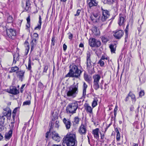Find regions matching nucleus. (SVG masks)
Wrapping results in <instances>:
<instances>
[{
    "label": "nucleus",
    "mask_w": 146,
    "mask_h": 146,
    "mask_svg": "<svg viewBox=\"0 0 146 146\" xmlns=\"http://www.w3.org/2000/svg\"><path fill=\"white\" fill-rule=\"evenodd\" d=\"M63 144L64 146H77V141L75 135L72 133H68L63 138Z\"/></svg>",
    "instance_id": "nucleus-1"
},
{
    "label": "nucleus",
    "mask_w": 146,
    "mask_h": 146,
    "mask_svg": "<svg viewBox=\"0 0 146 146\" xmlns=\"http://www.w3.org/2000/svg\"><path fill=\"white\" fill-rule=\"evenodd\" d=\"M69 68L70 69L69 72L65 76L66 77L80 78L82 71L78 69L77 66L72 64L70 66Z\"/></svg>",
    "instance_id": "nucleus-2"
},
{
    "label": "nucleus",
    "mask_w": 146,
    "mask_h": 146,
    "mask_svg": "<svg viewBox=\"0 0 146 146\" xmlns=\"http://www.w3.org/2000/svg\"><path fill=\"white\" fill-rule=\"evenodd\" d=\"M78 93V83H75L71 86L69 88V90L66 93L68 97L74 98L76 97Z\"/></svg>",
    "instance_id": "nucleus-3"
},
{
    "label": "nucleus",
    "mask_w": 146,
    "mask_h": 146,
    "mask_svg": "<svg viewBox=\"0 0 146 146\" xmlns=\"http://www.w3.org/2000/svg\"><path fill=\"white\" fill-rule=\"evenodd\" d=\"M78 108V102L75 101L69 104L66 108V113L68 114H73L76 112V111Z\"/></svg>",
    "instance_id": "nucleus-4"
},
{
    "label": "nucleus",
    "mask_w": 146,
    "mask_h": 146,
    "mask_svg": "<svg viewBox=\"0 0 146 146\" xmlns=\"http://www.w3.org/2000/svg\"><path fill=\"white\" fill-rule=\"evenodd\" d=\"M11 24H7L5 25L6 31L4 33H6L5 36L11 39H13V37L15 36L16 35V32L15 30L13 29L10 27Z\"/></svg>",
    "instance_id": "nucleus-5"
},
{
    "label": "nucleus",
    "mask_w": 146,
    "mask_h": 146,
    "mask_svg": "<svg viewBox=\"0 0 146 146\" xmlns=\"http://www.w3.org/2000/svg\"><path fill=\"white\" fill-rule=\"evenodd\" d=\"M101 76L98 74H95L93 76V87L96 90L100 88L99 81L101 78Z\"/></svg>",
    "instance_id": "nucleus-6"
},
{
    "label": "nucleus",
    "mask_w": 146,
    "mask_h": 146,
    "mask_svg": "<svg viewBox=\"0 0 146 146\" xmlns=\"http://www.w3.org/2000/svg\"><path fill=\"white\" fill-rule=\"evenodd\" d=\"M91 54L89 51H87L86 53V65L87 68L88 70H92L94 68L92 65L91 64V60L90 58Z\"/></svg>",
    "instance_id": "nucleus-7"
},
{
    "label": "nucleus",
    "mask_w": 146,
    "mask_h": 146,
    "mask_svg": "<svg viewBox=\"0 0 146 146\" xmlns=\"http://www.w3.org/2000/svg\"><path fill=\"white\" fill-rule=\"evenodd\" d=\"M89 45L92 47H99L101 45V42L94 38H90L89 40Z\"/></svg>",
    "instance_id": "nucleus-8"
},
{
    "label": "nucleus",
    "mask_w": 146,
    "mask_h": 146,
    "mask_svg": "<svg viewBox=\"0 0 146 146\" xmlns=\"http://www.w3.org/2000/svg\"><path fill=\"white\" fill-rule=\"evenodd\" d=\"M102 11V16L100 17V20L103 22L105 21L110 16L109 11L107 10H104L102 7H101Z\"/></svg>",
    "instance_id": "nucleus-9"
},
{
    "label": "nucleus",
    "mask_w": 146,
    "mask_h": 146,
    "mask_svg": "<svg viewBox=\"0 0 146 146\" xmlns=\"http://www.w3.org/2000/svg\"><path fill=\"white\" fill-rule=\"evenodd\" d=\"M113 36L117 39H120L123 36L124 32L122 30H116L113 32Z\"/></svg>",
    "instance_id": "nucleus-10"
},
{
    "label": "nucleus",
    "mask_w": 146,
    "mask_h": 146,
    "mask_svg": "<svg viewBox=\"0 0 146 146\" xmlns=\"http://www.w3.org/2000/svg\"><path fill=\"white\" fill-rule=\"evenodd\" d=\"M109 60V57L107 56L106 54H104L102 56L100 59L99 61L98 64H99L101 66L103 67L105 64V60Z\"/></svg>",
    "instance_id": "nucleus-11"
},
{
    "label": "nucleus",
    "mask_w": 146,
    "mask_h": 146,
    "mask_svg": "<svg viewBox=\"0 0 146 146\" xmlns=\"http://www.w3.org/2000/svg\"><path fill=\"white\" fill-rule=\"evenodd\" d=\"M11 111L9 107H7L3 109V114L4 116L7 117L8 118L11 117Z\"/></svg>",
    "instance_id": "nucleus-12"
},
{
    "label": "nucleus",
    "mask_w": 146,
    "mask_h": 146,
    "mask_svg": "<svg viewBox=\"0 0 146 146\" xmlns=\"http://www.w3.org/2000/svg\"><path fill=\"white\" fill-rule=\"evenodd\" d=\"M5 91L6 92L14 95L17 94L19 93V90L15 87H10V89H6Z\"/></svg>",
    "instance_id": "nucleus-13"
},
{
    "label": "nucleus",
    "mask_w": 146,
    "mask_h": 146,
    "mask_svg": "<svg viewBox=\"0 0 146 146\" xmlns=\"http://www.w3.org/2000/svg\"><path fill=\"white\" fill-rule=\"evenodd\" d=\"M87 127L86 125L82 124L80 126L78 132L80 135H85L86 132Z\"/></svg>",
    "instance_id": "nucleus-14"
},
{
    "label": "nucleus",
    "mask_w": 146,
    "mask_h": 146,
    "mask_svg": "<svg viewBox=\"0 0 146 146\" xmlns=\"http://www.w3.org/2000/svg\"><path fill=\"white\" fill-rule=\"evenodd\" d=\"M87 3L90 8L94 7L97 6L98 2L96 0H87Z\"/></svg>",
    "instance_id": "nucleus-15"
},
{
    "label": "nucleus",
    "mask_w": 146,
    "mask_h": 146,
    "mask_svg": "<svg viewBox=\"0 0 146 146\" xmlns=\"http://www.w3.org/2000/svg\"><path fill=\"white\" fill-rule=\"evenodd\" d=\"M25 72L23 70L18 71L17 72V76L19 78V80L22 81L24 78V75Z\"/></svg>",
    "instance_id": "nucleus-16"
},
{
    "label": "nucleus",
    "mask_w": 146,
    "mask_h": 146,
    "mask_svg": "<svg viewBox=\"0 0 146 146\" xmlns=\"http://www.w3.org/2000/svg\"><path fill=\"white\" fill-rule=\"evenodd\" d=\"M88 87L87 85L85 82H83V84L82 86L83 89V93L82 96L81 97V99H84L86 97V89Z\"/></svg>",
    "instance_id": "nucleus-17"
},
{
    "label": "nucleus",
    "mask_w": 146,
    "mask_h": 146,
    "mask_svg": "<svg viewBox=\"0 0 146 146\" xmlns=\"http://www.w3.org/2000/svg\"><path fill=\"white\" fill-rule=\"evenodd\" d=\"M84 107L85 110L87 112L90 113H92V109L93 108H92L88 104L85 103Z\"/></svg>",
    "instance_id": "nucleus-18"
},
{
    "label": "nucleus",
    "mask_w": 146,
    "mask_h": 146,
    "mask_svg": "<svg viewBox=\"0 0 146 146\" xmlns=\"http://www.w3.org/2000/svg\"><path fill=\"white\" fill-rule=\"evenodd\" d=\"M63 121L67 129H69L70 128L71 123L69 119H67L64 118Z\"/></svg>",
    "instance_id": "nucleus-19"
},
{
    "label": "nucleus",
    "mask_w": 146,
    "mask_h": 146,
    "mask_svg": "<svg viewBox=\"0 0 146 146\" xmlns=\"http://www.w3.org/2000/svg\"><path fill=\"white\" fill-rule=\"evenodd\" d=\"M52 137L53 140L56 141H59L60 137L58 133L55 131H53L52 133Z\"/></svg>",
    "instance_id": "nucleus-20"
},
{
    "label": "nucleus",
    "mask_w": 146,
    "mask_h": 146,
    "mask_svg": "<svg viewBox=\"0 0 146 146\" xmlns=\"http://www.w3.org/2000/svg\"><path fill=\"white\" fill-rule=\"evenodd\" d=\"M30 1L29 0H26V3L25 7H24L25 11L29 12L31 9Z\"/></svg>",
    "instance_id": "nucleus-21"
},
{
    "label": "nucleus",
    "mask_w": 146,
    "mask_h": 146,
    "mask_svg": "<svg viewBox=\"0 0 146 146\" xmlns=\"http://www.w3.org/2000/svg\"><path fill=\"white\" fill-rule=\"evenodd\" d=\"M99 131V129L96 128L95 129L93 130L92 132V134L94 135V136L95 138L98 139L99 138V134L98 132Z\"/></svg>",
    "instance_id": "nucleus-22"
},
{
    "label": "nucleus",
    "mask_w": 146,
    "mask_h": 146,
    "mask_svg": "<svg viewBox=\"0 0 146 146\" xmlns=\"http://www.w3.org/2000/svg\"><path fill=\"white\" fill-rule=\"evenodd\" d=\"M36 40L37 39L36 38H34L31 41V52L33 50L34 48L35 47L36 44Z\"/></svg>",
    "instance_id": "nucleus-23"
},
{
    "label": "nucleus",
    "mask_w": 146,
    "mask_h": 146,
    "mask_svg": "<svg viewBox=\"0 0 146 146\" xmlns=\"http://www.w3.org/2000/svg\"><path fill=\"white\" fill-rule=\"evenodd\" d=\"M122 15L120 14L118 21V23L119 26L122 25L125 22V18L122 16Z\"/></svg>",
    "instance_id": "nucleus-24"
},
{
    "label": "nucleus",
    "mask_w": 146,
    "mask_h": 146,
    "mask_svg": "<svg viewBox=\"0 0 146 146\" xmlns=\"http://www.w3.org/2000/svg\"><path fill=\"white\" fill-rule=\"evenodd\" d=\"M12 133V131L11 130H10L7 133H6L5 136L6 139L9 140L11 137Z\"/></svg>",
    "instance_id": "nucleus-25"
},
{
    "label": "nucleus",
    "mask_w": 146,
    "mask_h": 146,
    "mask_svg": "<svg viewBox=\"0 0 146 146\" xmlns=\"http://www.w3.org/2000/svg\"><path fill=\"white\" fill-rule=\"evenodd\" d=\"M42 24L41 17L40 15H39V17L38 23L37 27L35 28V30H40L41 28V25Z\"/></svg>",
    "instance_id": "nucleus-26"
},
{
    "label": "nucleus",
    "mask_w": 146,
    "mask_h": 146,
    "mask_svg": "<svg viewBox=\"0 0 146 146\" xmlns=\"http://www.w3.org/2000/svg\"><path fill=\"white\" fill-rule=\"evenodd\" d=\"M116 44H111L110 45L109 47L111 49V52L112 53H115L116 47Z\"/></svg>",
    "instance_id": "nucleus-27"
},
{
    "label": "nucleus",
    "mask_w": 146,
    "mask_h": 146,
    "mask_svg": "<svg viewBox=\"0 0 146 146\" xmlns=\"http://www.w3.org/2000/svg\"><path fill=\"white\" fill-rule=\"evenodd\" d=\"M19 68L17 66H15L11 68V70L9 71L10 73L16 72V74L18 71Z\"/></svg>",
    "instance_id": "nucleus-28"
},
{
    "label": "nucleus",
    "mask_w": 146,
    "mask_h": 146,
    "mask_svg": "<svg viewBox=\"0 0 146 146\" xmlns=\"http://www.w3.org/2000/svg\"><path fill=\"white\" fill-rule=\"evenodd\" d=\"M104 82V81L103 80H102L101 82V83L100 84V87L101 89L102 90L103 89L105 90H106L107 88V84L106 83H105L104 85V88L103 87L102 84H103Z\"/></svg>",
    "instance_id": "nucleus-29"
},
{
    "label": "nucleus",
    "mask_w": 146,
    "mask_h": 146,
    "mask_svg": "<svg viewBox=\"0 0 146 146\" xmlns=\"http://www.w3.org/2000/svg\"><path fill=\"white\" fill-rule=\"evenodd\" d=\"M98 101V100L97 98H94L92 104L93 108H94L97 106Z\"/></svg>",
    "instance_id": "nucleus-30"
},
{
    "label": "nucleus",
    "mask_w": 146,
    "mask_h": 146,
    "mask_svg": "<svg viewBox=\"0 0 146 146\" xmlns=\"http://www.w3.org/2000/svg\"><path fill=\"white\" fill-rule=\"evenodd\" d=\"M84 78L85 80L87 82H89L90 80V77L88 74L85 73L84 74Z\"/></svg>",
    "instance_id": "nucleus-31"
},
{
    "label": "nucleus",
    "mask_w": 146,
    "mask_h": 146,
    "mask_svg": "<svg viewBox=\"0 0 146 146\" xmlns=\"http://www.w3.org/2000/svg\"><path fill=\"white\" fill-rule=\"evenodd\" d=\"M7 21L8 22V23L7 24L9 23L11 24V26L12 24L11 23H12L13 21V19L12 16L11 15H9L7 17Z\"/></svg>",
    "instance_id": "nucleus-32"
},
{
    "label": "nucleus",
    "mask_w": 146,
    "mask_h": 146,
    "mask_svg": "<svg viewBox=\"0 0 146 146\" xmlns=\"http://www.w3.org/2000/svg\"><path fill=\"white\" fill-rule=\"evenodd\" d=\"M115 131L117 133L116 140L117 141H120V133L117 128H116Z\"/></svg>",
    "instance_id": "nucleus-33"
},
{
    "label": "nucleus",
    "mask_w": 146,
    "mask_h": 146,
    "mask_svg": "<svg viewBox=\"0 0 146 146\" xmlns=\"http://www.w3.org/2000/svg\"><path fill=\"white\" fill-rule=\"evenodd\" d=\"M5 118L4 115H0V126H2L4 124L5 121Z\"/></svg>",
    "instance_id": "nucleus-34"
},
{
    "label": "nucleus",
    "mask_w": 146,
    "mask_h": 146,
    "mask_svg": "<svg viewBox=\"0 0 146 146\" xmlns=\"http://www.w3.org/2000/svg\"><path fill=\"white\" fill-rule=\"evenodd\" d=\"M13 63L15 64L17 60H18L19 59V56L18 54H14L13 55Z\"/></svg>",
    "instance_id": "nucleus-35"
},
{
    "label": "nucleus",
    "mask_w": 146,
    "mask_h": 146,
    "mask_svg": "<svg viewBox=\"0 0 146 146\" xmlns=\"http://www.w3.org/2000/svg\"><path fill=\"white\" fill-rule=\"evenodd\" d=\"M93 32L96 36L99 35L100 34L99 30L96 27L94 28L93 30Z\"/></svg>",
    "instance_id": "nucleus-36"
},
{
    "label": "nucleus",
    "mask_w": 146,
    "mask_h": 146,
    "mask_svg": "<svg viewBox=\"0 0 146 146\" xmlns=\"http://www.w3.org/2000/svg\"><path fill=\"white\" fill-rule=\"evenodd\" d=\"M79 122V119L77 116L75 117L74 118V121L73 122V124H78Z\"/></svg>",
    "instance_id": "nucleus-37"
},
{
    "label": "nucleus",
    "mask_w": 146,
    "mask_h": 146,
    "mask_svg": "<svg viewBox=\"0 0 146 146\" xmlns=\"http://www.w3.org/2000/svg\"><path fill=\"white\" fill-rule=\"evenodd\" d=\"M101 39L102 42L104 43H106L108 40V38L105 36H102Z\"/></svg>",
    "instance_id": "nucleus-38"
},
{
    "label": "nucleus",
    "mask_w": 146,
    "mask_h": 146,
    "mask_svg": "<svg viewBox=\"0 0 146 146\" xmlns=\"http://www.w3.org/2000/svg\"><path fill=\"white\" fill-rule=\"evenodd\" d=\"M128 96H129L131 98V99L133 100H134L135 101H136V99L135 98V96L134 94L132 93H131L130 92L128 94Z\"/></svg>",
    "instance_id": "nucleus-39"
},
{
    "label": "nucleus",
    "mask_w": 146,
    "mask_h": 146,
    "mask_svg": "<svg viewBox=\"0 0 146 146\" xmlns=\"http://www.w3.org/2000/svg\"><path fill=\"white\" fill-rule=\"evenodd\" d=\"M31 59L30 58H29V62H28V67L27 68V69L29 70H31Z\"/></svg>",
    "instance_id": "nucleus-40"
},
{
    "label": "nucleus",
    "mask_w": 146,
    "mask_h": 146,
    "mask_svg": "<svg viewBox=\"0 0 146 146\" xmlns=\"http://www.w3.org/2000/svg\"><path fill=\"white\" fill-rule=\"evenodd\" d=\"M25 43L27 44V48L26 49L25 52V54L27 55L28 54V53L29 52V44L28 42H26V41L25 42Z\"/></svg>",
    "instance_id": "nucleus-41"
},
{
    "label": "nucleus",
    "mask_w": 146,
    "mask_h": 146,
    "mask_svg": "<svg viewBox=\"0 0 146 146\" xmlns=\"http://www.w3.org/2000/svg\"><path fill=\"white\" fill-rule=\"evenodd\" d=\"M55 37L54 36H53L51 39V46H54L55 45Z\"/></svg>",
    "instance_id": "nucleus-42"
},
{
    "label": "nucleus",
    "mask_w": 146,
    "mask_h": 146,
    "mask_svg": "<svg viewBox=\"0 0 146 146\" xmlns=\"http://www.w3.org/2000/svg\"><path fill=\"white\" fill-rule=\"evenodd\" d=\"M31 104V101H27L23 102V105H29Z\"/></svg>",
    "instance_id": "nucleus-43"
},
{
    "label": "nucleus",
    "mask_w": 146,
    "mask_h": 146,
    "mask_svg": "<svg viewBox=\"0 0 146 146\" xmlns=\"http://www.w3.org/2000/svg\"><path fill=\"white\" fill-rule=\"evenodd\" d=\"M48 66L47 65H46L44 66V68L43 71V72L46 73L48 69Z\"/></svg>",
    "instance_id": "nucleus-44"
},
{
    "label": "nucleus",
    "mask_w": 146,
    "mask_h": 146,
    "mask_svg": "<svg viewBox=\"0 0 146 146\" xmlns=\"http://www.w3.org/2000/svg\"><path fill=\"white\" fill-rule=\"evenodd\" d=\"M68 38L71 40L73 38V35L70 32H69L68 33Z\"/></svg>",
    "instance_id": "nucleus-45"
},
{
    "label": "nucleus",
    "mask_w": 146,
    "mask_h": 146,
    "mask_svg": "<svg viewBox=\"0 0 146 146\" xmlns=\"http://www.w3.org/2000/svg\"><path fill=\"white\" fill-rule=\"evenodd\" d=\"M93 16L96 18L99 19L100 17L99 16V14L98 13H95L93 14Z\"/></svg>",
    "instance_id": "nucleus-46"
},
{
    "label": "nucleus",
    "mask_w": 146,
    "mask_h": 146,
    "mask_svg": "<svg viewBox=\"0 0 146 146\" xmlns=\"http://www.w3.org/2000/svg\"><path fill=\"white\" fill-rule=\"evenodd\" d=\"M81 11L80 10L78 9L77 10L76 13L74 15L75 16H78L80 15Z\"/></svg>",
    "instance_id": "nucleus-47"
},
{
    "label": "nucleus",
    "mask_w": 146,
    "mask_h": 146,
    "mask_svg": "<svg viewBox=\"0 0 146 146\" xmlns=\"http://www.w3.org/2000/svg\"><path fill=\"white\" fill-rule=\"evenodd\" d=\"M59 121H56L55 123V127H56L58 128L59 127V125H58Z\"/></svg>",
    "instance_id": "nucleus-48"
},
{
    "label": "nucleus",
    "mask_w": 146,
    "mask_h": 146,
    "mask_svg": "<svg viewBox=\"0 0 146 146\" xmlns=\"http://www.w3.org/2000/svg\"><path fill=\"white\" fill-rule=\"evenodd\" d=\"M27 23H30V16L29 15L27 19Z\"/></svg>",
    "instance_id": "nucleus-49"
},
{
    "label": "nucleus",
    "mask_w": 146,
    "mask_h": 146,
    "mask_svg": "<svg viewBox=\"0 0 146 146\" xmlns=\"http://www.w3.org/2000/svg\"><path fill=\"white\" fill-rule=\"evenodd\" d=\"M67 46L65 44H64L63 45V50L64 51H65L67 49Z\"/></svg>",
    "instance_id": "nucleus-50"
},
{
    "label": "nucleus",
    "mask_w": 146,
    "mask_h": 146,
    "mask_svg": "<svg viewBox=\"0 0 146 146\" xmlns=\"http://www.w3.org/2000/svg\"><path fill=\"white\" fill-rule=\"evenodd\" d=\"M144 92L143 91H141L139 92V96H142L144 95Z\"/></svg>",
    "instance_id": "nucleus-51"
},
{
    "label": "nucleus",
    "mask_w": 146,
    "mask_h": 146,
    "mask_svg": "<svg viewBox=\"0 0 146 146\" xmlns=\"http://www.w3.org/2000/svg\"><path fill=\"white\" fill-rule=\"evenodd\" d=\"M30 26V23H27V24L26 25V27H27L26 29L29 28Z\"/></svg>",
    "instance_id": "nucleus-52"
},
{
    "label": "nucleus",
    "mask_w": 146,
    "mask_h": 146,
    "mask_svg": "<svg viewBox=\"0 0 146 146\" xmlns=\"http://www.w3.org/2000/svg\"><path fill=\"white\" fill-rule=\"evenodd\" d=\"M25 86V84L23 85L21 87L20 91H21V93H22L23 92V88H24Z\"/></svg>",
    "instance_id": "nucleus-53"
},
{
    "label": "nucleus",
    "mask_w": 146,
    "mask_h": 146,
    "mask_svg": "<svg viewBox=\"0 0 146 146\" xmlns=\"http://www.w3.org/2000/svg\"><path fill=\"white\" fill-rule=\"evenodd\" d=\"M33 36L35 38H37L38 37V35L36 33H35L33 34Z\"/></svg>",
    "instance_id": "nucleus-54"
},
{
    "label": "nucleus",
    "mask_w": 146,
    "mask_h": 146,
    "mask_svg": "<svg viewBox=\"0 0 146 146\" xmlns=\"http://www.w3.org/2000/svg\"><path fill=\"white\" fill-rule=\"evenodd\" d=\"M129 25H127L126 27L125 30V33H128V27Z\"/></svg>",
    "instance_id": "nucleus-55"
},
{
    "label": "nucleus",
    "mask_w": 146,
    "mask_h": 146,
    "mask_svg": "<svg viewBox=\"0 0 146 146\" xmlns=\"http://www.w3.org/2000/svg\"><path fill=\"white\" fill-rule=\"evenodd\" d=\"M17 108H16L13 111L12 114H16V112L17 111Z\"/></svg>",
    "instance_id": "nucleus-56"
},
{
    "label": "nucleus",
    "mask_w": 146,
    "mask_h": 146,
    "mask_svg": "<svg viewBox=\"0 0 146 146\" xmlns=\"http://www.w3.org/2000/svg\"><path fill=\"white\" fill-rule=\"evenodd\" d=\"M38 86L40 87H42L43 86V84L40 82H39L38 83Z\"/></svg>",
    "instance_id": "nucleus-57"
},
{
    "label": "nucleus",
    "mask_w": 146,
    "mask_h": 146,
    "mask_svg": "<svg viewBox=\"0 0 146 146\" xmlns=\"http://www.w3.org/2000/svg\"><path fill=\"white\" fill-rule=\"evenodd\" d=\"M125 33V42L127 41V38L128 36V33Z\"/></svg>",
    "instance_id": "nucleus-58"
},
{
    "label": "nucleus",
    "mask_w": 146,
    "mask_h": 146,
    "mask_svg": "<svg viewBox=\"0 0 146 146\" xmlns=\"http://www.w3.org/2000/svg\"><path fill=\"white\" fill-rule=\"evenodd\" d=\"M16 114H12V118L13 120L15 121V116Z\"/></svg>",
    "instance_id": "nucleus-59"
},
{
    "label": "nucleus",
    "mask_w": 146,
    "mask_h": 146,
    "mask_svg": "<svg viewBox=\"0 0 146 146\" xmlns=\"http://www.w3.org/2000/svg\"><path fill=\"white\" fill-rule=\"evenodd\" d=\"M79 46L80 47H83L84 46V44L82 43H80L79 44Z\"/></svg>",
    "instance_id": "nucleus-60"
},
{
    "label": "nucleus",
    "mask_w": 146,
    "mask_h": 146,
    "mask_svg": "<svg viewBox=\"0 0 146 146\" xmlns=\"http://www.w3.org/2000/svg\"><path fill=\"white\" fill-rule=\"evenodd\" d=\"M133 108H134V107H133V106H131L130 108V111H133Z\"/></svg>",
    "instance_id": "nucleus-61"
},
{
    "label": "nucleus",
    "mask_w": 146,
    "mask_h": 146,
    "mask_svg": "<svg viewBox=\"0 0 146 146\" xmlns=\"http://www.w3.org/2000/svg\"><path fill=\"white\" fill-rule=\"evenodd\" d=\"M49 133L48 132H47L46 133L45 136L46 138H48Z\"/></svg>",
    "instance_id": "nucleus-62"
},
{
    "label": "nucleus",
    "mask_w": 146,
    "mask_h": 146,
    "mask_svg": "<svg viewBox=\"0 0 146 146\" xmlns=\"http://www.w3.org/2000/svg\"><path fill=\"white\" fill-rule=\"evenodd\" d=\"M117 110V106H116L115 108V109L114 110L113 112H116Z\"/></svg>",
    "instance_id": "nucleus-63"
},
{
    "label": "nucleus",
    "mask_w": 146,
    "mask_h": 146,
    "mask_svg": "<svg viewBox=\"0 0 146 146\" xmlns=\"http://www.w3.org/2000/svg\"><path fill=\"white\" fill-rule=\"evenodd\" d=\"M129 96H127L126 97V98L125 100V101L127 102L128 101V100L129 99Z\"/></svg>",
    "instance_id": "nucleus-64"
}]
</instances>
